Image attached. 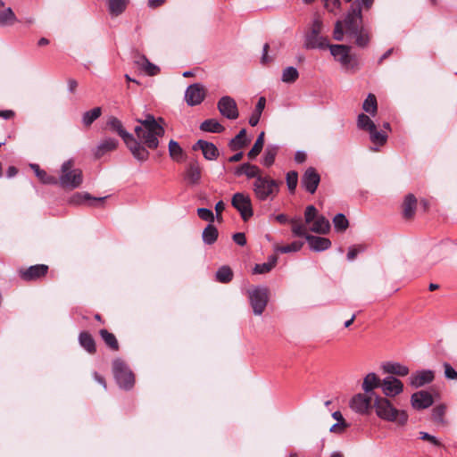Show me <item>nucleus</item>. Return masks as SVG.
Masks as SVG:
<instances>
[{"mask_svg": "<svg viewBox=\"0 0 457 457\" xmlns=\"http://www.w3.org/2000/svg\"><path fill=\"white\" fill-rule=\"evenodd\" d=\"M137 121L141 125L135 128V133L139 141L123 128L121 121L116 117L109 118L107 127L122 138L134 158L145 162L150 154L146 147L156 149L159 145V137H163L165 130L151 114H148L145 120H137Z\"/></svg>", "mask_w": 457, "mask_h": 457, "instance_id": "f257e3e1", "label": "nucleus"}, {"mask_svg": "<svg viewBox=\"0 0 457 457\" xmlns=\"http://www.w3.org/2000/svg\"><path fill=\"white\" fill-rule=\"evenodd\" d=\"M237 177L245 175L247 179H253L252 190L257 201L266 202L274 200L279 191L281 181L265 174L257 165L245 162L235 168Z\"/></svg>", "mask_w": 457, "mask_h": 457, "instance_id": "f03ea898", "label": "nucleus"}, {"mask_svg": "<svg viewBox=\"0 0 457 457\" xmlns=\"http://www.w3.org/2000/svg\"><path fill=\"white\" fill-rule=\"evenodd\" d=\"M362 27L361 8L358 2H353L344 21L338 20L335 23L333 37L337 41H342L345 32L351 37Z\"/></svg>", "mask_w": 457, "mask_h": 457, "instance_id": "7ed1b4c3", "label": "nucleus"}, {"mask_svg": "<svg viewBox=\"0 0 457 457\" xmlns=\"http://www.w3.org/2000/svg\"><path fill=\"white\" fill-rule=\"evenodd\" d=\"M373 407L377 416L383 420L395 422L399 426H403L408 420L406 411L396 409L386 397L377 396Z\"/></svg>", "mask_w": 457, "mask_h": 457, "instance_id": "20e7f679", "label": "nucleus"}, {"mask_svg": "<svg viewBox=\"0 0 457 457\" xmlns=\"http://www.w3.org/2000/svg\"><path fill=\"white\" fill-rule=\"evenodd\" d=\"M324 25L322 19L319 15H315L309 29L303 36V47L307 50L320 49L324 50L329 46L327 37L321 35Z\"/></svg>", "mask_w": 457, "mask_h": 457, "instance_id": "39448f33", "label": "nucleus"}, {"mask_svg": "<svg viewBox=\"0 0 457 457\" xmlns=\"http://www.w3.org/2000/svg\"><path fill=\"white\" fill-rule=\"evenodd\" d=\"M83 181L82 170L74 167L73 160L64 162L61 167L60 185L64 188L74 189Z\"/></svg>", "mask_w": 457, "mask_h": 457, "instance_id": "423d86ee", "label": "nucleus"}, {"mask_svg": "<svg viewBox=\"0 0 457 457\" xmlns=\"http://www.w3.org/2000/svg\"><path fill=\"white\" fill-rule=\"evenodd\" d=\"M112 370L116 382L120 387L129 390L135 383L133 372L120 359H115L112 362Z\"/></svg>", "mask_w": 457, "mask_h": 457, "instance_id": "0eeeda50", "label": "nucleus"}, {"mask_svg": "<svg viewBox=\"0 0 457 457\" xmlns=\"http://www.w3.org/2000/svg\"><path fill=\"white\" fill-rule=\"evenodd\" d=\"M250 304L255 315H261L269 301V290L266 287H255L248 291Z\"/></svg>", "mask_w": 457, "mask_h": 457, "instance_id": "6e6552de", "label": "nucleus"}, {"mask_svg": "<svg viewBox=\"0 0 457 457\" xmlns=\"http://www.w3.org/2000/svg\"><path fill=\"white\" fill-rule=\"evenodd\" d=\"M232 206L240 213L241 218L246 221L253 215L252 201L248 195L237 192L233 195L231 199Z\"/></svg>", "mask_w": 457, "mask_h": 457, "instance_id": "1a4fd4ad", "label": "nucleus"}, {"mask_svg": "<svg viewBox=\"0 0 457 457\" xmlns=\"http://www.w3.org/2000/svg\"><path fill=\"white\" fill-rule=\"evenodd\" d=\"M328 48H329L331 54L344 68L349 69L353 67L352 64L353 57L350 54V46L346 45H329Z\"/></svg>", "mask_w": 457, "mask_h": 457, "instance_id": "9d476101", "label": "nucleus"}, {"mask_svg": "<svg viewBox=\"0 0 457 457\" xmlns=\"http://www.w3.org/2000/svg\"><path fill=\"white\" fill-rule=\"evenodd\" d=\"M217 107L220 114L228 120H236L239 116L236 101L228 96H222L219 100Z\"/></svg>", "mask_w": 457, "mask_h": 457, "instance_id": "9b49d317", "label": "nucleus"}, {"mask_svg": "<svg viewBox=\"0 0 457 457\" xmlns=\"http://www.w3.org/2000/svg\"><path fill=\"white\" fill-rule=\"evenodd\" d=\"M48 272V266L46 264L32 265L27 269H20L19 275L24 281H35L44 278Z\"/></svg>", "mask_w": 457, "mask_h": 457, "instance_id": "f8f14e48", "label": "nucleus"}, {"mask_svg": "<svg viewBox=\"0 0 457 457\" xmlns=\"http://www.w3.org/2000/svg\"><path fill=\"white\" fill-rule=\"evenodd\" d=\"M204 97L205 88L199 83L190 85L185 92V100L189 106L200 104Z\"/></svg>", "mask_w": 457, "mask_h": 457, "instance_id": "ddd939ff", "label": "nucleus"}, {"mask_svg": "<svg viewBox=\"0 0 457 457\" xmlns=\"http://www.w3.org/2000/svg\"><path fill=\"white\" fill-rule=\"evenodd\" d=\"M381 388L386 397H395L403 391V384L400 379L388 376L382 380Z\"/></svg>", "mask_w": 457, "mask_h": 457, "instance_id": "4468645a", "label": "nucleus"}, {"mask_svg": "<svg viewBox=\"0 0 457 457\" xmlns=\"http://www.w3.org/2000/svg\"><path fill=\"white\" fill-rule=\"evenodd\" d=\"M320 182V176L313 167H309L302 177V186L310 194H314Z\"/></svg>", "mask_w": 457, "mask_h": 457, "instance_id": "2eb2a0df", "label": "nucleus"}, {"mask_svg": "<svg viewBox=\"0 0 457 457\" xmlns=\"http://www.w3.org/2000/svg\"><path fill=\"white\" fill-rule=\"evenodd\" d=\"M435 378V372L431 370H417L409 378L410 385L414 388L421 387L431 383Z\"/></svg>", "mask_w": 457, "mask_h": 457, "instance_id": "dca6fc26", "label": "nucleus"}, {"mask_svg": "<svg viewBox=\"0 0 457 457\" xmlns=\"http://www.w3.org/2000/svg\"><path fill=\"white\" fill-rule=\"evenodd\" d=\"M350 408L359 414L368 413L371 408V396L361 393L353 395L350 401Z\"/></svg>", "mask_w": 457, "mask_h": 457, "instance_id": "f3484780", "label": "nucleus"}, {"mask_svg": "<svg viewBox=\"0 0 457 457\" xmlns=\"http://www.w3.org/2000/svg\"><path fill=\"white\" fill-rule=\"evenodd\" d=\"M411 402L414 409L422 410L431 406L434 401L430 393L421 390L412 394Z\"/></svg>", "mask_w": 457, "mask_h": 457, "instance_id": "a211bd4d", "label": "nucleus"}, {"mask_svg": "<svg viewBox=\"0 0 457 457\" xmlns=\"http://www.w3.org/2000/svg\"><path fill=\"white\" fill-rule=\"evenodd\" d=\"M193 149L195 151L198 149L202 150L204 158L210 161L216 160L219 156V150L215 145L203 139H199L193 145Z\"/></svg>", "mask_w": 457, "mask_h": 457, "instance_id": "6ab92c4d", "label": "nucleus"}, {"mask_svg": "<svg viewBox=\"0 0 457 457\" xmlns=\"http://www.w3.org/2000/svg\"><path fill=\"white\" fill-rule=\"evenodd\" d=\"M135 64L148 76H155L160 72V68L152 63L145 55H137Z\"/></svg>", "mask_w": 457, "mask_h": 457, "instance_id": "aec40b11", "label": "nucleus"}, {"mask_svg": "<svg viewBox=\"0 0 457 457\" xmlns=\"http://www.w3.org/2000/svg\"><path fill=\"white\" fill-rule=\"evenodd\" d=\"M310 248L315 252H320L328 249L331 246V242L328 238L320 237L316 236L306 237Z\"/></svg>", "mask_w": 457, "mask_h": 457, "instance_id": "412c9836", "label": "nucleus"}, {"mask_svg": "<svg viewBox=\"0 0 457 457\" xmlns=\"http://www.w3.org/2000/svg\"><path fill=\"white\" fill-rule=\"evenodd\" d=\"M417 198L412 194H408L403 203V215L404 219H411L416 211Z\"/></svg>", "mask_w": 457, "mask_h": 457, "instance_id": "4be33fe9", "label": "nucleus"}, {"mask_svg": "<svg viewBox=\"0 0 457 457\" xmlns=\"http://www.w3.org/2000/svg\"><path fill=\"white\" fill-rule=\"evenodd\" d=\"M118 146V141L114 138H105L99 143L95 151L96 158L102 157L107 152L113 151Z\"/></svg>", "mask_w": 457, "mask_h": 457, "instance_id": "5701e85b", "label": "nucleus"}, {"mask_svg": "<svg viewBox=\"0 0 457 457\" xmlns=\"http://www.w3.org/2000/svg\"><path fill=\"white\" fill-rule=\"evenodd\" d=\"M330 229V223L327 218L320 215L311 223L310 230L317 234H327Z\"/></svg>", "mask_w": 457, "mask_h": 457, "instance_id": "b1692460", "label": "nucleus"}, {"mask_svg": "<svg viewBox=\"0 0 457 457\" xmlns=\"http://www.w3.org/2000/svg\"><path fill=\"white\" fill-rule=\"evenodd\" d=\"M383 370L386 373L401 377H404L409 374V368L399 362H386L383 365Z\"/></svg>", "mask_w": 457, "mask_h": 457, "instance_id": "393cba45", "label": "nucleus"}, {"mask_svg": "<svg viewBox=\"0 0 457 457\" xmlns=\"http://www.w3.org/2000/svg\"><path fill=\"white\" fill-rule=\"evenodd\" d=\"M79 342L88 353L94 354L96 352V342L91 334L87 331L80 332Z\"/></svg>", "mask_w": 457, "mask_h": 457, "instance_id": "a878e982", "label": "nucleus"}, {"mask_svg": "<svg viewBox=\"0 0 457 457\" xmlns=\"http://www.w3.org/2000/svg\"><path fill=\"white\" fill-rule=\"evenodd\" d=\"M201 179V168L197 162H190L186 171V179L191 184H197Z\"/></svg>", "mask_w": 457, "mask_h": 457, "instance_id": "bb28decb", "label": "nucleus"}, {"mask_svg": "<svg viewBox=\"0 0 457 457\" xmlns=\"http://www.w3.org/2000/svg\"><path fill=\"white\" fill-rule=\"evenodd\" d=\"M292 226V233L295 237H304L310 236L305 224L302 221L300 217L293 218L289 220Z\"/></svg>", "mask_w": 457, "mask_h": 457, "instance_id": "cd10ccee", "label": "nucleus"}, {"mask_svg": "<svg viewBox=\"0 0 457 457\" xmlns=\"http://www.w3.org/2000/svg\"><path fill=\"white\" fill-rule=\"evenodd\" d=\"M379 378L373 372L366 375L362 382V389L365 393H370L373 389L381 386Z\"/></svg>", "mask_w": 457, "mask_h": 457, "instance_id": "c85d7f7f", "label": "nucleus"}, {"mask_svg": "<svg viewBox=\"0 0 457 457\" xmlns=\"http://www.w3.org/2000/svg\"><path fill=\"white\" fill-rule=\"evenodd\" d=\"M265 104H266V98L264 96H261L258 99L255 108L249 118V124L252 127H254L259 123L262 113L265 108Z\"/></svg>", "mask_w": 457, "mask_h": 457, "instance_id": "c756f323", "label": "nucleus"}, {"mask_svg": "<svg viewBox=\"0 0 457 457\" xmlns=\"http://www.w3.org/2000/svg\"><path fill=\"white\" fill-rule=\"evenodd\" d=\"M168 148H169V154H170V157L177 162H180L184 160V150L182 149V147L179 145V144L171 139L170 140L169 142V145H168Z\"/></svg>", "mask_w": 457, "mask_h": 457, "instance_id": "7c9ffc66", "label": "nucleus"}, {"mask_svg": "<svg viewBox=\"0 0 457 457\" xmlns=\"http://www.w3.org/2000/svg\"><path fill=\"white\" fill-rule=\"evenodd\" d=\"M200 129L206 132L220 133L225 129L217 120L208 119L201 123Z\"/></svg>", "mask_w": 457, "mask_h": 457, "instance_id": "2f4dec72", "label": "nucleus"}, {"mask_svg": "<svg viewBox=\"0 0 457 457\" xmlns=\"http://www.w3.org/2000/svg\"><path fill=\"white\" fill-rule=\"evenodd\" d=\"M351 37L355 38V44L359 47H366L370 41V31L364 27L359 29L357 33H353Z\"/></svg>", "mask_w": 457, "mask_h": 457, "instance_id": "473e14b6", "label": "nucleus"}, {"mask_svg": "<svg viewBox=\"0 0 457 457\" xmlns=\"http://www.w3.org/2000/svg\"><path fill=\"white\" fill-rule=\"evenodd\" d=\"M246 130L242 129L239 133L230 140L229 147L233 151L239 150L247 145Z\"/></svg>", "mask_w": 457, "mask_h": 457, "instance_id": "72a5a7b5", "label": "nucleus"}, {"mask_svg": "<svg viewBox=\"0 0 457 457\" xmlns=\"http://www.w3.org/2000/svg\"><path fill=\"white\" fill-rule=\"evenodd\" d=\"M278 261L277 256L271 255L269 257V260L267 262L256 264L253 268V272L254 274H265L270 272L276 265Z\"/></svg>", "mask_w": 457, "mask_h": 457, "instance_id": "f704fd0d", "label": "nucleus"}, {"mask_svg": "<svg viewBox=\"0 0 457 457\" xmlns=\"http://www.w3.org/2000/svg\"><path fill=\"white\" fill-rule=\"evenodd\" d=\"M219 236L218 229L215 226L209 224L203 231V241L206 245H212L216 242Z\"/></svg>", "mask_w": 457, "mask_h": 457, "instance_id": "c9c22d12", "label": "nucleus"}, {"mask_svg": "<svg viewBox=\"0 0 457 457\" xmlns=\"http://www.w3.org/2000/svg\"><path fill=\"white\" fill-rule=\"evenodd\" d=\"M102 114L101 107H95L89 111H87L82 115V123L86 127H89L96 120H97Z\"/></svg>", "mask_w": 457, "mask_h": 457, "instance_id": "e433bc0d", "label": "nucleus"}, {"mask_svg": "<svg viewBox=\"0 0 457 457\" xmlns=\"http://www.w3.org/2000/svg\"><path fill=\"white\" fill-rule=\"evenodd\" d=\"M129 0H109V12L113 16H118L124 12Z\"/></svg>", "mask_w": 457, "mask_h": 457, "instance_id": "4c0bfd02", "label": "nucleus"}, {"mask_svg": "<svg viewBox=\"0 0 457 457\" xmlns=\"http://www.w3.org/2000/svg\"><path fill=\"white\" fill-rule=\"evenodd\" d=\"M99 334L105 345L113 351L119 350V343L116 337L106 329H101Z\"/></svg>", "mask_w": 457, "mask_h": 457, "instance_id": "58836bf2", "label": "nucleus"}, {"mask_svg": "<svg viewBox=\"0 0 457 457\" xmlns=\"http://www.w3.org/2000/svg\"><path fill=\"white\" fill-rule=\"evenodd\" d=\"M278 146L276 145H269L265 149V153L262 158L263 166L270 168L273 165L275 162L276 155L278 154Z\"/></svg>", "mask_w": 457, "mask_h": 457, "instance_id": "ea45409f", "label": "nucleus"}, {"mask_svg": "<svg viewBox=\"0 0 457 457\" xmlns=\"http://www.w3.org/2000/svg\"><path fill=\"white\" fill-rule=\"evenodd\" d=\"M369 134L372 144L381 146L386 143L387 135L383 131H378L376 125L374 126V129L369 131Z\"/></svg>", "mask_w": 457, "mask_h": 457, "instance_id": "a19ab883", "label": "nucleus"}, {"mask_svg": "<svg viewBox=\"0 0 457 457\" xmlns=\"http://www.w3.org/2000/svg\"><path fill=\"white\" fill-rule=\"evenodd\" d=\"M31 169L35 171L36 176L45 184H56V178L48 175L45 170H41L37 164H30Z\"/></svg>", "mask_w": 457, "mask_h": 457, "instance_id": "79ce46f5", "label": "nucleus"}, {"mask_svg": "<svg viewBox=\"0 0 457 457\" xmlns=\"http://www.w3.org/2000/svg\"><path fill=\"white\" fill-rule=\"evenodd\" d=\"M264 145V132H261L258 136L254 145L251 148V150L248 152L247 156L249 159L253 160L259 155V154L262 152Z\"/></svg>", "mask_w": 457, "mask_h": 457, "instance_id": "37998d69", "label": "nucleus"}, {"mask_svg": "<svg viewBox=\"0 0 457 457\" xmlns=\"http://www.w3.org/2000/svg\"><path fill=\"white\" fill-rule=\"evenodd\" d=\"M362 109L374 116L378 110L377 98L373 94H369L367 98L364 100L362 104Z\"/></svg>", "mask_w": 457, "mask_h": 457, "instance_id": "c03bdc74", "label": "nucleus"}, {"mask_svg": "<svg viewBox=\"0 0 457 457\" xmlns=\"http://www.w3.org/2000/svg\"><path fill=\"white\" fill-rule=\"evenodd\" d=\"M233 278L232 270L228 266L220 267L216 272V280L220 283H228Z\"/></svg>", "mask_w": 457, "mask_h": 457, "instance_id": "a18cd8bd", "label": "nucleus"}, {"mask_svg": "<svg viewBox=\"0 0 457 457\" xmlns=\"http://www.w3.org/2000/svg\"><path fill=\"white\" fill-rule=\"evenodd\" d=\"M16 21V16L11 7L5 8L0 12V25L10 26Z\"/></svg>", "mask_w": 457, "mask_h": 457, "instance_id": "49530a36", "label": "nucleus"}, {"mask_svg": "<svg viewBox=\"0 0 457 457\" xmlns=\"http://www.w3.org/2000/svg\"><path fill=\"white\" fill-rule=\"evenodd\" d=\"M299 77V72L296 68L293 66L287 67L283 70L281 80L285 83H293Z\"/></svg>", "mask_w": 457, "mask_h": 457, "instance_id": "de8ad7c7", "label": "nucleus"}, {"mask_svg": "<svg viewBox=\"0 0 457 457\" xmlns=\"http://www.w3.org/2000/svg\"><path fill=\"white\" fill-rule=\"evenodd\" d=\"M375 123L371 120V119L364 114L361 113L358 115L357 118V127L360 129L370 131V129H374Z\"/></svg>", "mask_w": 457, "mask_h": 457, "instance_id": "09e8293b", "label": "nucleus"}, {"mask_svg": "<svg viewBox=\"0 0 457 457\" xmlns=\"http://www.w3.org/2000/svg\"><path fill=\"white\" fill-rule=\"evenodd\" d=\"M106 199V196L104 197H98V198H92L89 194H76L73 197L71 202L74 204H81L83 200H93L94 203L89 204L90 206H96V203H103Z\"/></svg>", "mask_w": 457, "mask_h": 457, "instance_id": "8fccbe9b", "label": "nucleus"}, {"mask_svg": "<svg viewBox=\"0 0 457 457\" xmlns=\"http://www.w3.org/2000/svg\"><path fill=\"white\" fill-rule=\"evenodd\" d=\"M335 229L337 231H345L348 228V220L342 213L337 214L333 219Z\"/></svg>", "mask_w": 457, "mask_h": 457, "instance_id": "3c124183", "label": "nucleus"}, {"mask_svg": "<svg viewBox=\"0 0 457 457\" xmlns=\"http://www.w3.org/2000/svg\"><path fill=\"white\" fill-rule=\"evenodd\" d=\"M303 245V243L301 241H294L291 244H288L287 245L278 246L277 248V251L282 253H295L298 252L302 249Z\"/></svg>", "mask_w": 457, "mask_h": 457, "instance_id": "603ef678", "label": "nucleus"}, {"mask_svg": "<svg viewBox=\"0 0 457 457\" xmlns=\"http://www.w3.org/2000/svg\"><path fill=\"white\" fill-rule=\"evenodd\" d=\"M286 181L288 190L294 193L298 183V173L295 170L288 171L286 175Z\"/></svg>", "mask_w": 457, "mask_h": 457, "instance_id": "864d4df0", "label": "nucleus"}, {"mask_svg": "<svg viewBox=\"0 0 457 457\" xmlns=\"http://www.w3.org/2000/svg\"><path fill=\"white\" fill-rule=\"evenodd\" d=\"M445 414V406L444 404H439L432 410V419L436 422L443 423Z\"/></svg>", "mask_w": 457, "mask_h": 457, "instance_id": "5fc2aeb1", "label": "nucleus"}, {"mask_svg": "<svg viewBox=\"0 0 457 457\" xmlns=\"http://www.w3.org/2000/svg\"><path fill=\"white\" fill-rule=\"evenodd\" d=\"M318 211L313 205H308L304 212V220L306 224H311L318 217Z\"/></svg>", "mask_w": 457, "mask_h": 457, "instance_id": "6e6d98bb", "label": "nucleus"}, {"mask_svg": "<svg viewBox=\"0 0 457 457\" xmlns=\"http://www.w3.org/2000/svg\"><path fill=\"white\" fill-rule=\"evenodd\" d=\"M197 215L203 220H206V221H210V222H213V220H214L213 212L210 209H207V208H198Z\"/></svg>", "mask_w": 457, "mask_h": 457, "instance_id": "4d7b16f0", "label": "nucleus"}, {"mask_svg": "<svg viewBox=\"0 0 457 457\" xmlns=\"http://www.w3.org/2000/svg\"><path fill=\"white\" fill-rule=\"evenodd\" d=\"M445 377L447 379L457 380V371L448 362L443 363Z\"/></svg>", "mask_w": 457, "mask_h": 457, "instance_id": "13d9d810", "label": "nucleus"}, {"mask_svg": "<svg viewBox=\"0 0 457 457\" xmlns=\"http://www.w3.org/2000/svg\"><path fill=\"white\" fill-rule=\"evenodd\" d=\"M364 250L365 246L361 245L351 246L347 253V260L353 261L358 255V253L363 252Z\"/></svg>", "mask_w": 457, "mask_h": 457, "instance_id": "bf43d9fd", "label": "nucleus"}, {"mask_svg": "<svg viewBox=\"0 0 457 457\" xmlns=\"http://www.w3.org/2000/svg\"><path fill=\"white\" fill-rule=\"evenodd\" d=\"M420 437L422 440L428 441L429 443H431L432 445H434L436 446L442 445L441 442L436 437H435L434 436H431L430 434H428L427 432H420Z\"/></svg>", "mask_w": 457, "mask_h": 457, "instance_id": "052dcab7", "label": "nucleus"}, {"mask_svg": "<svg viewBox=\"0 0 457 457\" xmlns=\"http://www.w3.org/2000/svg\"><path fill=\"white\" fill-rule=\"evenodd\" d=\"M348 426L349 425L346 422H337L329 430L335 434H341L348 428Z\"/></svg>", "mask_w": 457, "mask_h": 457, "instance_id": "680f3d73", "label": "nucleus"}, {"mask_svg": "<svg viewBox=\"0 0 457 457\" xmlns=\"http://www.w3.org/2000/svg\"><path fill=\"white\" fill-rule=\"evenodd\" d=\"M233 240L238 245L244 246L246 244V238L244 233L238 232L233 235Z\"/></svg>", "mask_w": 457, "mask_h": 457, "instance_id": "e2e57ef3", "label": "nucleus"}, {"mask_svg": "<svg viewBox=\"0 0 457 457\" xmlns=\"http://www.w3.org/2000/svg\"><path fill=\"white\" fill-rule=\"evenodd\" d=\"M330 5L325 6V8L329 12L335 13L337 10L340 9L341 3L340 0H329Z\"/></svg>", "mask_w": 457, "mask_h": 457, "instance_id": "0e129e2a", "label": "nucleus"}, {"mask_svg": "<svg viewBox=\"0 0 457 457\" xmlns=\"http://www.w3.org/2000/svg\"><path fill=\"white\" fill-rule=\"evenodd\" d=\"M15 117V112L12 110L0 111V118L4 120H11Z\"/></svg>", "mask_w": 457, "mask_h": 457, "instance_id": "69168bd1", "label": "nucleus"}, {"mask_svg": "<svg viewBox=\"0 0 457 457\" xmlns=\"http://www.w3.org/2000/svg\"><path fill=\"white\" fill-rule=\"evenodd\" d=\"M225 210V204L222 201H219L215 205V211L217 213L218 220H222L221 212Z\"/></svg>", "mask_w": 457, "mask_h": 457, "instance_id": "338daca9", "label": "nucleus"}, {"mask_svg": "<svg viewBox=\"0 0 457 457\" xmlns=\"http://www.w3.org/2000/svg\"><path fill=\"white\" fill-rule=\"evenodd\" d=\"M307 155L303 151H297L295 154V161L297 163H303L306 161Z\"/></svg>", "mask_w": 457, "mask_h": 457, "instance_id": "774afa93", "label": "nucleus"}]
</instances>
